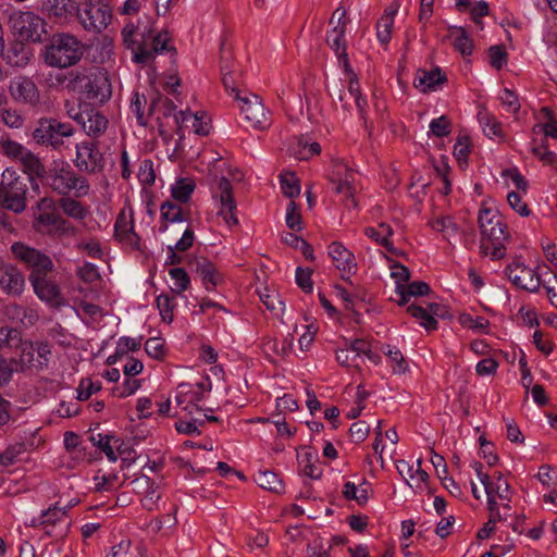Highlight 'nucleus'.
<instances>
[{
  "mask_svg": "<svg viewBox=\"0 0 557 557\" xmlns=\"http://www.w3.org/2000/svg\"><path fill=\"white\" fill-rule=\"evenodd\" d=\"M29 282L40 300L51 306H59L61 304L60 289L54 282L47 278V275H42Z\"/></svg>",
  "mask_w": 557,
  "mask_h": 557,
  "instance_id": "nucleus-25",
  "label": "nucleus"
},
{
  "mask_svg": "<svg viewBox=\"0 0 557 557\" xmlns=\"http://www.w3.org/2000/svg\"><path fill=\"white\" fill-rule=\"evenodd\" d=\"M11 28L24 39L35 44L42 42L48 34L47 22L34 12L16 11L10 15Z\"/></svg>",
  "mask_w": 557,
  "mask_h": 557,
  "instance_id": "nucleus-7",
  "label": "nucleus"
},
{
  "mask_svg": "<svg viewBox=\"0 0 557 557\" xmlns=\"http://www.w3.org/2000/svg\"><path fill=\"white\" fill-rule=\"evenodd\" d=\"M65 516V509L55 505L52 508L44 511L37 519H33L32 524H53Z\"/></svg>",
  "mask_w": 557,
  "mask_h": 557,
  "instance_id": "nucleus-50",
  "label": "nucleus"
},
{
  "mask_svg": "<svg viewBox=\"0 0 557 557\" xmlns=\"http://www.w3.org/2000/svg\"><path fill=\"white\" fill-rule=\"evenodd\" d=\"M60 207L66 215L76 220H83L87 214L82 203L72 198H62L60 200Z\"/></svg>",
  "mask_w": 557,
  "mask_h": 557,
  "instance_id": "nucleus-45",
  "label": "nucleus"
},
{
  "mask_svg": "<svg viewBox=\"0 0 557 557\" xmlns=\"http://www.w3.org/2000/svg\"><path fill=\"white\" fill-rule=\"evenodd\" d=\"M27 148L10 138L9 135L0 137V153L9 159L18 161Z\"/></svg>",
  "mask_w": 557,
  "mask_h": 557,
  "instance_id": "nucleus-38",
  "label": "nucleus"
},
{
  "mask_svg": "<svg viewBox=\"0 0 557 557\" xmlns=\"http://www.w3.org/2000/svg\"><path fill=\"white\" fill-rule=\"evenodd\" d=\"M396 13L397 8L386 9L376 24V37L383 45H387L392 38V29L394 26V17Z\"/></svg>",
  "mask_w": 557,
  "mask_h": 557,
  "instance_id": "nucleus-33",
  "label": "nucleus"
},
{
  "mask_svg": "<svg viewBox=\"0 0 557 557\" xmlns=\"http://www.w3.org/2000/svg\"><path fill=\"white\" fill-rule=\"evenodd\" d=\"M346 344L357 359L361 358V356H366L372 362L379 363L380 357L372 352L370 344L367 341L357 338Z\"/></svg>",
  "mask_w": 557,
  "mask_h": 557,
  "instance_id": "nucleus-42",
  "label": "nucleus"
},
{
  "mask_svg": "<svg viewBox=\"0 0 557 557\" xmlns=\"http://www.w3.org/2000/svg\"><path fill=\"white\" fill-rule=\"evenodd\" d=\"M30 52L23 44L16 42L8 51V63L14 66H25L29 61Z\"/></svg>",
  "mask_w": 557,
  "mask_h": 557,
  "instance_id": "nucleus-40",
  "label": "nucleus"
},
{
  "mask_svg": "<svg viewBox=\"0 0 557 557\" xmlns=\"http://www.w3.org/2000/svg\"><path fill=\"white\" fill-rule=\"evenodd\" d=\"M74 128L69 123H63L53 117H41L33 132V139L42 146L60 149L64 138H70Z\"/></svg>",
  "mask_w": 557,
  "mask_h": 557,
  "instance_id": "nucleus-6",
  "label": "nucleus"
},
{
  "mask_svg": "<svg viewBox=\"0 0 557 557\" xmlns=\"http://www.w3.org/2000/svg\"><path fill=\"white\" fill-rule=\"evenodd\" d=\"M430 129L436 137L447 136L450 133V121L446 115H442L431 122Z\"/></svg>",
  "mask_w": 557,
  "mask_h": 557,
  "instance_id": "nucleus-61",
  "label": "nucleus"
},
{
  "mask_svg": "<svg viewBox=\"0 0 557 557\" xmlns=\"http://www.w3.org/2000/svg\"><path fill=\"white\" fill-rule=\"evenodd\" d=\"M75 166L86 173H97L103 168V157L92 141L76 145Z\"/></svg>",
  "mask_w": 557,
  "mask_h": 557,
  "instance_id": "nucleus-12",
  "label": "nucleus"
},
{
  "mask_svg": "<svg viewBox=\"0 0 557 557\" xmlns=\"http://www.w3.org/2000/svg\"><path fill=\"white\" fill-rule=\"evenodd\" d=\"M4 315L12 322L20 323L23 326H30L38 320V315L34 310L17 304L5 306Z\"/></svg>",
  "mask_w": 557,
  "mask_h": 557,
  "instance_id": "nucleus-30",
  "label": "nucleus"
},
{
  "mask_svg": "<svg viewBox=\"0 0 557 557\" xmlns=\"http://www.w3.org/2000/svg\"><path fill=\"white\" fill-rule=\"evenodd\" d=\"M50 186L62 196H66L73 190L76 197H83L89 193L87 180L76 174L69 165L54 169L50 175Z\"/></svg>",
  "mask_w": 557,
  "mask_h": 557,
  "instance_id": "nucleus-9",
  "label": "nucleus"
},
{
  "mask_svg": "<svg viewBox=\"0 0 557 557\" xmlns=\"http://www.w3.org/2000/svg\"><path fill=\"white\" fill-rule=\"evenodd\" d=\"M33 349H35V354L37 355V364H35L36 370H42L47 367L49 356L51 355L50 345L45 342H36L33 344Z\"/></svg>",
  "mask_w": 557,
  "mask_h": 557,
  "instance_id": "nucleus-54",
  "label": "nucleus"
},
{
  "mask_svg": "<svg viewBox=\"0 0 557 557\" xmlns=\"http://www.w3.org/2000/svg\"><path fill=\"white\" fill-rule=\"evenodd\" d=\"M89 440L95 446L99 447L106 454L110 461H115L117 459L115 450H113L112 442L117 444L120 442L119 438L108 434L103 435L101 433H92L90 434Z\"/></svg>",
  "mask_w": 557,
  "mask_h": 557,
  "instance_id": "nucleus-36",
  "label": "nucleus"
},
{
  "mask_svg": "<svg viewBox=\"0 0 557 557\" xmlns=\"http://www.w3.org/2000/svg\"><path fill=\"white\" fill-rule=\"evenodd\" d=\"M478 221L482 237L480 246L482 253L490 255L493 260L504 258L508 233L502 216L491 209H483L479 213Z\"/></svg>",
  "mask_w": 557,
  "mask_h": 557,
  "instance_id": "nucleus-2",
  "label": "nucleus"
},
{
  "mask_svg": "<svg viewBox=\"0 0 557 557\" xmlns=\"http://www.w3.org/2000/svg\"><path fill=\"white\" fill-rule=\"evenodd\" d=\"M76 310L78 314H83L92 321H97L101 319L104 313L101 307L98 305L88 302V301H81L77 304Z\"/></svg>",
  "mask_w": 557,
  "mask_h": 557,
  "instance_id": "nucleus-55",
  "label": "nucleus"
},
{
  "mask_svg": "<svg viewBox=\"0 0 557 557\" xmlns=\"http://www.w3.org/2000/svg\"><path fill=\"white\" fill-rule=\"evenodd\" d=\"M99 383H94L90 379H83L77 388V399L87 400L92 394L100 391Z\"/></svg>",
  "mask_w": 557,
  "mask_h": 557,
  "instance_id": "nucleus-59",
  "label": "nucleus"
},
{
  "mask_svg": "<svg viewBox=\"0 0 557 557\" xmlns=\"http://www.w3.org/2000/svg\"><path fill=\"white\" fill-rule=\"evenodd\" d=\"M286 224L290 230L301 231L302 221L299 210L295 201H289L286 210Z\"/></svg>",
  "mask_w": 557,
  "mask_h": 557,
  "instance_id": "nucleus-56",
  "label": "nucleus"
},
{
  "mask_svg": "<svg viewBox=\"0 0 557 557\" xmlns=\"http://www.w3.org/2000/svg\"><path fill=\"white\" fill-rule=\"evenodd\" d=\"M74 121H76L90 137L101 136L108 127V119L101 112L89 108L78 110L74 116Z\"/></svg>",
  "mask_w": 557,
  "mask_h": 557,
  "instance_id": "nucleus-20",
  "label": "nucleus"
},
{
  "mask_svg": "<svg viewBox=\"0 0 557 557\" xmlns=\"http://www.w3.org/2000/svg\"><path fill=\"white\" fill-rule=\"evenodd\" d=\"M482 484L487 496V503L491 500L510 502V485L504 479L502 473H497L493 479L490 475L482 476Z\"/></svg>",
  "mask_w": 557,
  "mask_h": 557,
  "instance_id": "nucleus-24",
  "label": "nucleus"
},
{
  "mask_svg": "<svg viewBox=\"0 0 557 557\" xmlns=\"http://www.w3.org/2000/svg\"><path fill=\"white\" fill-rule=\"evenodd\" d=\"M330 182L335 186V193L345 196L347 199H350V206L356 207L357 203L354 199L355 193V183L354 177L350 174L346 175L345 178L341 177L339 171H332L329 176Z\"/></svg>",
  "mask_w": 557,
  "mask_h": 557,
  "instance_id": "nucleus-32",
  "label": "nucleus"
},
{
  "mask_svg": "<svg viewBox=\"0 0 557 557\" xmlns=\"http://www.w3.org/2000/svg\"><path fill=\"white\" fill-rule=\"evenodd\" d=\"M174 125L177 131L191 127L195 134L201 136L208 135L211 129L210 121L203 112L193 114L189 111H180L177 115H174Z\"/></svg>",
  "mask_w": 557,
  "mask_h": 557,
  "instance_id": "nucleus-22",
  "label": "nucleus"
},
{
  "mask_svg": "<svg viewBox=\"0 0 557 557\" xmlns=\"http://www.w3.org/2000/svg\"><path fill=\"white\" fill-rule=\"evenodd\" d=\"M160 211L161 218L164 220L160 226V232H165L168 230L166 222H178L184 220L182 207L175 202H163L161 205Z\"/></svg>",
  "mask_w": 557,
  "mask_h": 557,
  "instance_id": "nucleus-37",
  "label": "nucleus"
},
{
  "mask_svg": "<svg viewBox=\"0 0 557 557\" xmlns=\"http://www.w3.org/2000/svg\"><path fill=\"white\" fill-rule=\"evenodd\" d=\"M9 91L13 100L32 108L40 103V92L37 85L28 77H18L11 82Z\"/></svg>",
  "mask_w": 557,
  "mask_h": 557,
  "instance_id": "nucleus-16",
  "label": "nucleus"
},
{
  "mask_svg": "<svg viewBox=\"0 0 557 557\" xmlns=\"http://www.w3.org/2000/svg\"><path fill=\"white\" fill-rule=\"evenodd\" d=\"M366 235L384 246L388 251H393L388 237L393 234L392 227L386 223H380L377 228L367 227Z\"/></svg>",
  "mask_w": 557,
  "mask_h": 557,
  "instance_id": "nucleus-39",
  "label": "nucleus"
},
{
  "mask_svg": "<svg viewBox=\"0 0 557 557\" xmlns=\"http://www.w3.org/2000/svg\"><path fill=\"white\" fill-rule=\"evenodd\" d=\"M298 147L300 148L299 151H296L295 154L298 159L307 160L313 154H319L321 152L320 144L318 143H311L308 144L304 139L298 140Z\"/></svg>",
  "mask_w": 557,
  "mask_h": 557,
  "instance_id": "nucleus-62",
  "label": "nucleus"
},
{
  "mask_svg": "<svg viewBox=\"0 0 557 557\" xmlns=\"http://www.w3.org/2000/svg\"><path fill=\"white\" fill-rule=\"evenodd\" d=\"M22 163L24 171L34 180V176L42 177L46 173L45 165L41 160L29 149H26L23 156L18 159Z\"/></svg>",
  "mask_w": 557,
  "mask_h": 557,
  "instance_id": "nucleus-34",
  "label": "nucleus"
},
{
  "mask_svg": "<svg viewBox=\"0 0 557 557\" xmlns=\"http://www.w3.org/2000/svg\"><path fill=\"white\" fill-rule=\"evenodd\" d=\"M191 269L201 278L206 289H213L220 282V275L211 261L207 258H195L190 261Z\"/></svg>",
  "mask_w": 557,
  "mask_h": 557,
  "instance_id": "nucleus-26",
  "label": "nucleus"
},
{
  "mask_svg": "<svg viewBox=\"0 0 557 557\" xmlns=\"http://www.w3.org/2000/svg\"><path fill=\"white\" fill-rule=\"evenodd\" d=\"M146 352L153 359H162L165 355L164 343L161 338L151 337L145 343Z\"/></svg>",
  "mask_w": 557,
  "mask_h": 557,
  "instance_id": "nucleus-58",
  "label": "nucleus"
},
{
  "mask_svg": "<svg viewBox=\"0 0 557 557\" xmlns=\"http://www.w3.org/2000/svg\"><path fill=\"white\" fill-rule=\"evenodd\" d=\"M255 481L261 488L273 493H282L284 490L283 481L275 472L270 470L259 471L255 475Z\"/></svg>",
  "mask_w": 557,
  "mask_h": 557,
  "instance_id": "nucleus-35",
  "label": "nucleus"
},
{
  "mask_svg": "<svg viewBox=\"0 0 557 557\" xmlns=\"http://www.w3.org/2000/svg\"><path fill=\"white\" fill-rule=\"evenodd\" d=\"M345 73L349 79L347 90H345L343 84L341 83L332 84L330 87V95L332 97L333 103L336 108L341 107L346 111H350L356 108L361 117L366 120L364 106L367 101L361 95L358 77L354 70H351V72Z\"/></svg>",
  "mask_w": 557,
  "mask_h": 557,
  "instance_id": "nucleus-5",
  "label": "nucleus"
},
{
  "mask_svg": "<svg viewBox=\"0 0 557 557\" xmlns=\"http://www.w3.org/2000/svg\"><path fill=\"white\" fill-rule=\"evenodd\" d=\"M280 178L282 190L286 197L293 199L300 194L299 181L294 173H283Z\"/></svg>",
  "mask_w": 557,
  "mask_h": 557,
  "instance_id": "nucleus-46",
  "label": "nucleus"
},
{
  "mask_svg": "<svg viewBox=\"0 0 557 557\" xmlns=\"http://www.w3.org/2000/svg\"><path fill=\"white\" fill-rule=\"evenodd\" d=\"M169 40L168 32H156L153 28L143 47L133 57L134 61L141 64L150 63L157 54L171 49L168 47Z\"/></svg>",
  "mask_w": 557,
  "mask_h": 557,
  "instance_id": "nucleus-14",
  "label": "nucleus"
},
{
  "mask_svg": "<svg viewBox=\"0 0 557 557\" xmlns=\"http://www.w3.org/2000/svg\"><path fill=\"white\" fill-rule=\"evenodd\" d=\"M46 65L59 70L76 65L84 55V44L73 34L55 33L40 53Z\"/></svg>",
  "mask_w": 557,
  "mask_h": 557,
  "instance_id": "nucleus-1",
  "label": "nucleus"
},
{
  "mask_svg": "<svg viewBox=\"0 0 557 557\" xmlns=\"http://www.w3.org/2000/svg\"><path fill=\"white\" fill-rule=\"evenodd\" d=\"M77 5L76 16L87 32L101 33L111 22V9L103 0H83Z\"/></svg>",
  "mask_w": 557,
  "mask_h": 557,
  "instance_id": "nucleus-4",
  "label": "nucleus"
},
{
  "mask_svg": "<svg viewBox=\"0 0 557 557\" xmlns=\"http://www.w3.org/2000/svg\"><path fill=\"white\" fill-rule=\"evenodd\" d=\"M11 251L15 259L24 263L30 271L29 281L48 275L53 270L51 258L38 249L17 242L11 246Z\"/></svg>",
  "mask_w": 557,
  "mask_h": 557,
  "instance_id": "nucleus-8",
  "label": "nucleus"
},
{
  "mask_svg": "<svg viewBox=\"0 0 557 557\" xmlns=\"http://www.w3.org/2000/svg\"><path fill=\"white\" fill-rule=\"evenodd\" d=\"M329 253L332 257L336 268L343 273H350L351 270L356 268L354 255L341 243H332Z\"/></svg>",
  "mask_w": 557,
  "mask_h": 557,
  "instance_id": "nucleus-29",
  "label": "nucleus"
},
{
  "mask_svg": "<svg viewBox=\"0 0 557 557\" xmlns=\"http://www.w3.org/2000/svg\"><path fill=\"white\" fill-rule=\"evenodd\" d=\"M507 52L503 45L492 46L488 49V59L492 67L500 70L507 63Z\"/></svg>",
  "mask_w": 557,
  "mask_h": 557,
  "instance_id": "nucleus-52",
  "label": "nucleus"
},
{
  "mask_svg": "<svg viewBox=\"0 0 557 557\" xmlns=\"http://www.w3.org/2000/svg\"><path fill=\"white\" fill-rule=\"evenodd\" d=\"M480 124L484 134L492 138L493 136H499L502 133L500 123L486 111H481L478 114Z\"/></svg>",
  "mask_w": 557,
  "mask_h": 557,
  "instance_id": "nucleus-44",
  "label": "nucleus"
},
{
  "mask_svg": "<svg viewBox=\"0 0 557 557\" xmlns=\"http://www.w3.org/2000/svg\"><path fill=\"white\" fill-rule=\"evenodd\" d=\"M261 301L264 306L276 313L283 312L284 302L281 300V297L276 293H264L260 295Z\"/></svg>",
  "mask_w": 557,
  "mask_h": 557,
  "instance_id": "nucleus-64",
  "label": "nucleus"
},
{
  "mask_svg": "<svg viewBox=\"0 0 557 557\" xmlns=\"http://www.w3.org/2000/svg\"><path fill=\"white\" fill-rule=\"evenodd\" d=\"M25 451L23 443H16L9 446L4 451L0 453V466H10L17 460V457Z\"/></svg>",
  "mask_w": 557,
  "mask_h": 557,
  "instance_id": "nucleus-53",
  "label": "nucleus"
},
{
  "mask_svg": "<svg viewBox=\"0 0 557 557\" xmlns=\"http://www.w3.org/2000/svg\"><path fill=\"white\" fill-rule=\"evenodd\" d=\"M28 187L25 180L12 168L1 175L0 205L14 214H21L27 208Z\"/></svg>",
  "mask_w": 557,
  "mask_h": 557,
  "instance_id": "nucleus-3",
  "label": "nucleus"
},
{
  "mask_svg": "<svg viewBox=\"0 0 557 557\" xmlns=\"http://www.w3.org/2000/svg\"><path fill=\"white\" fill-rule=\"evenodd\" d=\"M219 199H220V209L218 214L223 218L224 222L228 226H234L238 224V219L236 216V202L233 196V187L231 182L222 177L219 182Z\"/></svg>",
  "mask_w": 557,
  "mask_h": 557,
  "instance_id": "nucleus-19",
  "label": "nucleus"
},
{
  "mask_svg": "<svg viewBox=\"0 0 557 557\" xmlns=\"http://www.w3.org/2000/svg\"><path fill=\"white\" fill-rule=\"evenodd\" d=\"M431 226L444 233L446 239H450L457 233V225L450 216H441L431 222Z\"/></svg>",
  "mask_w": 557,
  "mask_h": 557,
  "instance_id": "nucleus-49",
  "label": "nucleus"
},
{
  "mask_svg": "<svg viewBox=\"0 0 557 557\" xmlns=\"http://www.w3.org/2000/svg\"><path fill=\"white\" fill-rule=\"evenodd\" d=\"M34 224L38 231L50 235L62 236L75 233V228L58 213L57 209L49 213L36 214Z\"/></svg>",
  "mask_w": 557,
  "mask_h": 557,
  "instance_id": "nucleus-15",
  "label": "nucleus"
},
{
  "mask_svg": "<svg viewBox=\"0 0 557 557\" xmlns=\"http://www.w3.org/2000/svg\"><path fill=\"white\" fill-rule=\"evenodd\" d=\"M170 275L174 281L172 290L176 294H182L189 286V276L187 272L182 268H174L170 270Z\"/></svg>",
  "mask_w": 557,
  "mask_h": 557,
  "instance_id": "nucleus-51",
  "label": "nucleus"
},
{
  "mask_svg": "<svg viewBox=\"0 0 557 557\" xmlns=\"http://www.w3.org/2000/svg\"><path fill=\"white\" fill-rule=\"evenodd\" d=\"M346 29L332 28L331 32L327 33L326 42L330 48L337 54L338 61L343 66L345 72H351V66L349 64L348 54L346 52V45L344 41Z\"/></svg>",
  "mask_w": 557,
  "mask_h": 557,
  "instance_id": "nucleus-27",
  "label": "nucleus"
},
{
  "mask_svg": "<svg viewBox=\"0 0 557 557\" xmlns=\"http://www.w3.org/2000/svg\"><path fill=\"white\" fill-rule=\"evenodd\" d=\"M508 278L519 288L536 292L540 288L541 280L534 270L525 267L519 261H515L506 269Z\"/></svg>",
  "mask_w": 557,
  "mask_h": 557,
  "instance_id": "nucleus-17",
  "label": "nucleus"
},
{
  "mask_svg": "<svg viewBox=\"0 0 557 557\" xmlns=\"http://www.w3.org/2000/svg\"><path fill=\"white\" fill-rule=\"evenodd\" d=\"M24 273L12 264L0 267V289L8 296L20 297L25 289Z\"/></svg>",
  "mask_w": 557,
  "mask_h": 557,
  "instance_id": "nucleus-18",
  "label": "nucleus"
},
{
  "mask_svg": "<svg viewBox=\"0 0 557 557\" xmlns=\"http://www.w3.org/2000/svg\"><path fill=\"white\" fill-rule=\"evenodd\" d=\"M152 29L153 21L147 15L138 16L136 20H131L124 25L121 32L123 44L132 51L133 57L143 47Z\"/></svg>",
  "mask_w": 557,
  "mask_h": 557,
  "instance_id": "nucleus-11",
  "label": "nucleus"
},
{
  "mask_svg": "<svg viewBox=\"0 0 557 557\" xmlns=\"http://www.w3.org/2000/svg\"><path fill=\"white\" fill-rule=\"evenodd\" d=\"M383 352L385 355H387L391 358L392 362L394 363L393 372L395 374H403V373L407 372L408 363L399 349L392 347L389 345H386L383 348Z\"/></svg>",
  "mask_w": 557,
  "mask_h": 557,
  "instance_id": "nucleus-47",
  "label": "nucleus"
},
{
  "mask_svg": "<svg viewBox=\"0 0 557 557\" xmlns=\"http://www.w3.org/2000/svg\"><path fill=\"white\" fill-rule=\"evenodd\" d=\"M157 307L163 321L171 322L173 319L174 302L169 295H160L157 298Z\"/></svg>",
  "mask_w": 557,
  "mask_h": 557,
  "instance_id": "nucleus-57",
  "label": "nucleus"
},
{
  "mask_svg": "<svg viewBox=\"0 0 557 557\" xmlns=\"http://www.w3.org/2000/svg\"><path fill=\"white\" fill-rule=\"evenodd\" d=\"M0 117L5 126L14 129L22 128L25 123V117L22 115V113L18 110L12 108L2 109Z\"/></svg>",
  "mask_w": 557,
  "mask_h": 557,
  "instance_id": "nucleus-48",
  "label": "nucleus"
},
{
  "mask_svg": "<svg viewBox=\"0 0 557 557\" xmlns=\"http://www.w3.org/2000/svg\"><path fill=\"white\" fill-rule=\"evenodd\" d=\"M236 99L239 101L240 114L248 126L258 131L270 127L269 112L258 95L249 94V96L242 97L239 91H236Z\"/></svg>",
  "mask_w": 557,
  "mask_h": 557,
  "instance_id": "nucleus-10",
  "label": "nucleus"
},
{
  "mask_svg": "<svg viewBox=\"0 0 557 557\" xmlns=\"http://www.w3.org/2000/svg\"><path fill=\"white\" fill-rule=\"evenodd\" d=\"M78 9L74 0H47L42 4V12L57 23H67Z\"/></svg>",
  "mask_w": 557,
  "mask_h": 557,
  "instance_id": "nucleus-23",
  "label": "nucleus"
},
{
  "mask_svg": "<svg viewBox=\"0 0 557 557\" xmlns=\"http://www.w3.org/2000/svg\"><path fill=\"white\" fill-rule=\"evenodd\" d=\"M408 313L413 318L420 320V324L428 331L435 330L437 327L436 317L446 318L448 317L447 309L440 304H429L428 308L421 306L411 305L407 308Z\"/></svg>",
  "mask_w": 557,
  "mask_h": 557,
  "instance_id": "nucleus-21",
  "label": "nucleus"
},
{
  "mask_svg": "<svg viewBox=\"0 0 557 557\" xmlns=\"http://www.w3.org/2000/svg\"><path fill=\"white\" fill-rule=\"evenodd\" d=\"M451 41L453 46L463 57H469L473 51V42L465 28L458 26H450L449 34L445 37Z\"/></svg>",
  "mask_w": 557,
  "mask_h": 557,
  "instance_id": "nucleus-31",
  "label": "nucleus"
},
{
  "mask_svg": "<svg viewBox=\"0 0 557 557\" xmlns=\"http://www.w3.org/2000/svg\"><path fill=\"white\" fill-rule=\"evenodd\" d=\"M446 81V76L442 74L440 67H435L431 71L418 70L414 76L413 85L420 88L422 92H429L433 90L437 85L443 84Z\"/></svg>",
  "mask_w": 557,
  "mask_h": 557,
  "instance_id": "nucleus-28",
  "label": "nucleus"
},
{
  "mask_svg": "<svg viewBox=\"0 0 557 557\" xmlns=\"http://www.w3.org/2000/svg\"><path fill=\"white\" fill-rule=\"evenodd\" d=\"M86 99L104 102L111 97V82L108 72L103 69H92L86 88L82 91Z\"/></svg>",
  "mask_w": 557,
  "mask_h": 557,
  "instance_id": "nucleus-13",
  "label": "nucleus"
},
{
  "mask_svg": "<svg viewBox=\"0 0 557 557\" xmlns=\"http://www.w3.org/2000/svg\"><path fill=\"white\" fill-rule=\"evenodd\" d=\"M471 140L468 135H459L454 148V156L459 160H467L470 153Z\"/></svg>",
  "mask_w": 557,
  "mask_h": 557,
  "instance_id": "nucleus-63",
  "label": "nucleus"
},
{
  "mask_svg": "<svg viewBox=\"0 0 557 557\" xmlns=\"http://www.w3.org/2000/svg\"><path fill=\"white\" fill-rule=\"evenodd\" d=\"M195 189V183L189 178H181L172 187V197L185 203L189 200L191 193Z\"/></svg>",
  "mask_w": 557,
  "mask_h": 557,
  "instance_id": "nucleus-41",
  "label": "nucleus"
},
{
  "mask_svg": "<svg viewBox=\"0 0 557 557\" xmlns=\"http://www.w3.org/2000/svg\"><path fill=\"white\" fill-rule=\"evenodd\" d=\"M91 71L92 69H76L67 72L65 77L69 79L71 88L82 92L86 88Z\"/></svg>",
  "mask_w": 557,
  "mask_h": 557,
  "instance_id": "nucleus-43",
  "label": "nucleus"
},
{
  "mask_svg": "<svg viewBox=\"0 0 557 557\" xmlns=\"http://www.w3.org/2000/svg\"><path fill=\"white\" fill-rule=\"evenodd\" d=\"M311 275L312 270L309 268H298L296 270V283L305 293H311L313 289Z\"/></svg>",
  "mask_w": 557,
  "mask_h": 557,
  "instance_id": "nucleus-60",
  "label": "nucleus"
}]
</instances>
